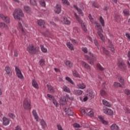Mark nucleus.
I'll use <instances>...</instances> for the list:
<instances>
[{
  "instance_id": "nucleus-7",
  "label": "nucleus",
  "mask_w": 130,
  "mask_h": 130,
  "mask_svg": "<svg viewBox=\"0 0 130 130\" xmlns=\"http://www.w3.org/2000/svg\"><path fill=\"white\" fill-rule=\"evenodd\" d=\"M117 66L119 69H120V70H122V71H124L126 69V66L122 60H118Z\"/></svg>"
},
{
  "instance_id": "nucleus-51",
  "label": "nucleus",
  "mask_w": 130,
  "mask_h": 130,
  "mask_svg": "<svg viewBox=\"0 0 130 130\" xmlns=\"http://www.w3.org/2000/svg\"><path fill=\"white\" fill-rule=\"evenodd\" d=\"M47 97H48V98H49L50 100H51V99H52V100H53V99H54V96H53V95H52L49 93H48L47 94Z\"/></svg>"
},
{
  "instance_id": "nucleus-64",
  "label": "nucleus",
  "mask_w": 130,
  "mask_h": 130,
  "mask_svg": "<svg viewBox=\"0 0 130 130\" xmlns=\"http://www.w3.org/2000/svg\"><path fill=\"white\" fill-rule=\"evenodd\" d=\"M15 130H22V129L21 128V127H20V126L17 125L16 127H15Z\"/></svg>"
},
{
  "instance_id": "nucleus-49",
  "label": "nucleus",
  "mask_w": 130,
  "mask_h": 130,
  "mask_svg": "<svg viewBox=\"0 0 130 130\" xmlns=\"http://www.w3.org/2000/svg\"><path fill=\"white\" fill-rule=\"evenodd\" d=\"M103 49L104 53H105L107 55H109V51L108 50H106L104 47H103Z\"/></svg>"
},
{
  "instance_id": "nucleus-46",
  "label": "nucleus",
  "mask_w": 130,
  "mask_h": 130,
  "mask_svg": "<svg viewBox=\"0 0 130 130\" xmlns=\"http://www.w3.org/2000/svg\"><path fill=\"white\" fill-rule=\"evenodd\" d=\"M101 96H106L107 95V93H106V91L105 90L102 89L100 92Z\"/></svg>"
},
{
  "instance_id": "nucleus-28",
  "label": "nucleus",
  "mask_w": 130,
  "mask_h": 130,
  "mask_svg": "<svg viewBox=\"0 0 130 130\" xmlns=\"http://www.w3.org/2000/svg\"><path fill=\"white\" fill-rule=\"evenodd\" d=\"M64 63L67 67H69V68H73V62H72V61L68 60L64 62Z\"/></svg>"
},
{
  "instance_id": "nucleus-19",
  "label": "nucleus",
  "mask_w": 130,
  "mask_h": 130,
  "mask_svg": "<svg viewBox=\"0 0 130 130\" xmlns=\"http://www.w3.org/2000/svg\"><path fill=\"white\" fill-rule=\"evenodd\" d=\"M66 45L70 50H75V48H74V45H73L71 42H67Z\"/></svg>"
},
{
  "instance_id": "nucleus-30",
  "label": "nucleus",
  "mask_w": 130,
  "mask_h": 130,
  "mask_svg": "<svg viewBox=\"0 0 130 130\" xmlns=\"http://www.w3.org/2000/svg\"><path fill=\"white\" fill-rule=\"evenodd\" d=\"M114 86L115 88H118L119 87L120 88H124L123 86H122L120 83L118 82H114Z\"/></svg>"
},
{
  "instance_id": "nucleus-63",
  "label": "nucleus",
  "mask_w": 130,
  "mask_h": 130,
  "mask_svg": "<svg viewBox=\"0 0 130 130\" xmlns=\"http://www.w3.org/2000/svg\"><path fill=\"white\" fill-rule=\"evenodd\" d=\"M125 93L126 94V95H130V90L129 89H126Z\"/></svg>"
},
{
  "instance_id": "nucleus-59",
  "label": "nucleus",
  "mask_w": 130,
  "mask_h": 130,
  "mask_svg": "<svg viewBox=\"0 0 130 130\" xmlns=\"http://www.w3.org/2000/svg\"><path fill=\"white\" fill-rule=\"evenodd\" d=\"M74 127H80V125L79 124L75 123L73 124Z\"/></svg>"
},
{
  "instance_id": "nucleus-37",
  "label": "nucleus",
  "mask_w": 130,
  "mask_h": 130,
  "mask_svg": "<svg viewBox=\"0 0 130 130\" xmlns=\"http://www.w3.org/2000/svg\"><path fill=\"white\" fill-rule=\"evenodd\" d=\"M100 22L103 27H104V26H105L104 19H103L102 16H100Z\"/></svg>"
},
{
  "instance_id": "nucleus-14",
  "label": "nucleus",
  "mask_w": 130,
  "mask_h": 130,
  "mask_svg": "<svg viewBox=\"0 0 130 130\" xmlns=\"http://www.w3.org/2000/svg\"><path fill=\"white\" fill-rule=\"evenodd\" d=\"M4 125L7 126L10 124V119L8 118L4 117L3 118Z\"/></svg>"
},
{
  "instance_id": "nucleus-39",
  "label": "nucleus",
  "mask_w": 130,
  "mask_h": 130,
  "mask_svg": "<svg viewBox=\"0 0 130 130\" xmlns=\"http://www.w3.org/2000/svg\"><path fill=\"white\" fill-rule=\"evenodd\" d=\"M39 3L40 6H41V7H43L44 8V7H45V6H46V5L45 4V2H44V1L39 0Z\"/></svg>"
},
{
  "instance_id": "nucleus-13",
  "label": "nucleus",
  "mask_w": 130,
  "mask_h": 130,
  "mask_svg": "<svg viewBox=\"0 0 130 130\" xmlns=\"http://www.w3.org/2000/svg\"><path fill=\"white\" fill-rule=\"evenodd\" d=\"M64 111L67 114H68L70 116L74 115V112H73V111L70 108H65Z\"/></svg>"
},
{
  "instance_id": "nucleus-16",
  "label": "nucleus",
  "mask_w": 130,
  "mask_h": 130,
  "mask_svg": "<svg viewBox=\"0 0 130 130\" xmlns=\"http://www.w3.org/2000/svg\"><path fill=\"white\" fill-rule=\"evenodd\" d=\"M73 94L74 95H76L77 96H80L83 94V91L81 90H74L73 91Z\"/></svg>"
},
{
  "instance_id": "nucleus-33",
  "label": "nucleus",
  "mask_w": 130,
  "mask_h": 130,
  "mask_svg": "<svg viewBox=\"0 0 130 130\" xmlns=\"http://www.w3.org/2000/svg\"><path fill=\"white\" fill-rule=\"evenodd\" d=\"M62 90L64 92H67V93H71V90L69 87H68L67 86H64L62 87Z\"/></svg>"
},
{
  "instance_id": "nucleus-60",
  "label": "nucleus",
  "mask_w": 130,
  "mask_h": 130,
  "mask_svg": "<svg viewBox=\"0 0 130 130\" xmlns=\"http://www.w3.org/2000/svg\"><path fill=\"white\" fill-rule=\"evenodd\" d=\"M94 43L95 46H97L98 49H99V47H98V41H97V40H96V39L94 40Z\"/></svg>"
},
{
  "instance_id": "nucleus-29",
  "label": "nucleus",
  "mask_w": 130,
  "mask_h": 130,
  "mask_svg": "<svg viewBox=\"0 0 130 130\" xmlns=\"http://www.w3.org/2000/svg\"><path fill=\"white\" fill-rule=\"evenodd\" d=\"M123 14H124V17H128V16H129V15H130L129 10H128V9H124L123 11Z\"/></svg>"
},
{
  "instance_id": "nucleus-58",
  "label": "nucleus",
  "mask_w": 130,
  "mask_h": 130,
  "mask_svg": "<svg viewBox=\"0 0 130 130\" xmlns=\"http://www.w3.org/2000/svg\"><path fill=\"white\" fill-rule=\"evenodd\" d=\"M57 127L58 130H63V129L62 128V127L61 126V125L60 124H57Z\"/></svg>"
},
{
  "instance_id": "nucleus-21",
  "label": "nucleus",
  "mask_w": 130,
  "mask_h": 130,
  "mask_svg": "<svg viewBox=\"0 0 130 130\" xmlns=\"http://www.w3.org/2000/svg\"><path fill=\"white\" fill-rule=\"evenodd\" d=\"M40 124L43 129H44V128H46V127H47V124H46V122H45V121H44V120L43 119L41 120L40 122Z\"/></svg>"
},
{
  "instance_id": "nucleus-48",
  "label": "nucleus",
  "mask_w": 130,
  "mask_h": 130,
  "mask_svg": "<svg viewBox=\"0 0 130 130\" xmlns=\"http://www.w3.org/2000/svg\"><path fill=\"white\" fill-rule=\"evenodd\" d=\"M8 116L9 117H11V118H12V119H15V118H16V116H15V115L12 113H9L8 114Z\"/></svg>"
},
{
  "instance_id": "nucleus-35",
  "label": "nucleus",
  "mask_w": 130,
  "mask_h": 130,
  "mask_svg": "<svg viewBox=\"0 0 130 130\" xmlns=\"http://www.w3.org/2000/svg\"><path fill=\"white\" fill-rule=\"evenodd\" d=\"M39 63L41 67H44V66H45V60H44V59H41Z\"/></svg>"
},
{
  "instance_id": "nucleus-10",
  "label": "nucleus",
  "mask_w": 130,
  "mask_h": 130,
  "mask_svg": "<svg viewBox=\"0 0 130 130\" xmlns=\"http://www.w3.org/2000/svg\"><path fill=\"white\" fill-rule=\"evenodd\" d=\"M103 112L105 114H107L108 115H110V116H112L113 115V111L111 110V109H105L103 110Z\"/></svg>"
},
{
  "instance_id": "nucleus-12",
  "label": "nucleus",
  "mask_w": 130,
  "mask_h": 130,
  "mask_svg": "<svg viewBox=\"0 0 130 130\" xmlns=\"http://www.w3.org/2000/svg\"><path fill=\"white\" fill-rule=\"evenodd\" d=\"M74 8L75 9V10H76L78 12V13L79 14V15H81V16H84V13H83V11L81 10V9L79 8V7H78V6L76 5H73Z\"/></svg>"
},
{
  "instance_id": "nucleus-2",
  "label": "nucleus",
  "mask_w": 130,
  "mask_h": 130,
  "mask_svg": "<svg viewBox=\"0 0 130 130\" xmlns=\"http://www.w3.org/2000/svg\"><path fill=\"white\" fill-rule=\"evenodd\" d=\"M13 17L15 20H21L20 17H24V14L22 12V10L20 9H16L15 12L13 13Z\"/></svg>"
},
{
  "instance_id": "nucleus-3",
  "label": "nucleus",
  "mask_w": 130,
  "mask_h": 130,
  "mask_svg": "<svg viewBox=\"0 0 130 130\" xmlns=\"http://www.w3.org/2000/svg\"><path fill=\"white\" fill-rule=\"evenodd\" d=\"M74 16L78 22H79L80 24H81V26L82 27V28L83 29V31L85 32H86L87 31V27H86V25H85V23L83 22V20L80 17H79V15L77 14V13H74Z\"/></svg>"
},
{
  "instance_id": "nucleus-9",
  "label": "nucleus",
  "mask_w": 130,
  "mask_h": 130,
  "mask_svg": "<svg viewBox=\"0 0 130 130\" xmlns=\"http://www.w3.org/2000/svg\"><path fill=\"white\" fill-rule=\"evenodd\" d=\"M0 18L4 21V22H5V23H7L8 24L11 22L10 21V18L7 16H5L3 14H0Z\"/></svg>"
},
{
  "instance_id": "nucleus-57",
  "label": "nucleus",
  "mask_w": 130,
  "mask_h": 130,
  "mask_svg": "<svg viewBox=\"0 0 130 130\" xmlns=\"http://www.w3.org/2000/svg\"><path fill=\"white\" fill-rule=\"evenodd\" d=\"M101 122L103 124H105V125H107V124H108V122L104 119Z\"/></svg>"
},
{
  "instance_id": "nucleus-31",
  "label": "nucleus",
  "mask_w": 130,
  "mask_h": 130,
  "mask_svg": "<svg viewBox=\"0 0 130 130\" xmlns=\"http://www.w3.org/2000/svg\"><path fill=\"white\" fill-rule=\"evenodd\" d=\"M4 28H7V29H9V26L6 25V23L4 22H0V28L4 29Z\"/></svg>"
},
{
  "instance_id": "nucleus-53",
  "label": "nucleus",
  "mask_w": 130,
  "mask_h": 130,
  "mask_svg": "<svg viewBox=\"0 0 130 130\" xmlns=\"http://www.w3.org/2000/svg\"><path fill=\"white\" fill-rule=\"evenodd\" d=\"M22 33L23 35H26L27 34V31L25 29V28H22L21 29Z\"/></svg>"
},
{
  "instance_id": "nucleus-27",
  "label": "nucleus",
  "mask_w": 130,
  "mask_h": 130,
  "mask_svg": "<svg viewBox=\"0 0 130 130\" xmlns=\"http://www.w3.org/2000/svg\"><path fill=\"white\" fill-rule=\"evenodd\" d=\"M118 80L119 82L121 83V85H122V86H123V87H124L125 82H124V79H123L122 77L120 76L118 77Z\"/></svg>"
},
{
  "instance_id": "nucleus-1",
  "label": "nucleus",
  "mask_w": 130,
  "mask_h": 130,
  "mask_svg": "<svg viewBox=\"0 0 130 130\" xmlns=\"http://www.w3.org/2000/svg\"><path fill=\"white\" fill-rule=\"evenodd\" d=\"M89 54L91 57L89 56L88 55H85L84 57L88 60V62L89 64H91L93 66L94 64V60H96L97 59V56L94 55V54L92 53L91 52H89Z\"/></svg>"
},
{
  "instance_id": "nucleus-4",
  "label": "nucleus",
  "mask_w": 130,
  "mask_h": 130,
  "mask_svg": "<svg viewBox=\"0 0 130 130\" xmlns=\"http://www.w3.org/2000/svg\"><path fill=\"white\" fill-rule=\"evenodd\" d=\"M23 106L26 110H31V101L30 99H25L23 101Z\"/></svg>"
},
{
  "instance_id": "nucleus-23",
  "label": "nucleus",
  "mask_w": 130,
  "mask_h": 130,
  "mask_svg": "<svg viewBox=\"0 0 130 130\" xmlns=\"http://www.w3.org/2000/svg\"><path fill=\"white\" fill-rule=\"evenodd\" d=\"M103 104H104L105 106H107V107H111V106H112V105H111L110 103L108 102L105 100H103Z\"/></svg>"
},
{
  "instance_id": "nucleus-15",
  "label": "nucleus",
  "mask_w": 130,
  "mask_h": 130,
  "mask_svg": "<svg viewBox=\"0 0 130 130\" xmlns=\"http://www.w3.org/2000/svg\"><path fill=\"white\" fill-rule=\"evenodd\" d=\"M5 71L9 77L12 76V70H11V68H10L9 66H6L5 67Z\"/></svg>"
},
{
  "instance_id": "nucleus-26",
  "label": "nucleus",
  "mask_w": 130,
  "mask_h": 130,
  "mask_svg": "<svg viewBox=\"0 0 130 130\" xmlns=\"http://www.w3.org/2000/svg\"><path fill=\"white\" fill-rule=\"evenodd\" d=\"M87 96L91 98V99L95 97V92L93 91H90L87 94Z\"/></svg>"
},
{
  "instance_id": "nucleus-52",
  "label": "nucleus",
  "mask_w": 130,
  "mask_h": 130,
  "mask_svg": "<svg viewBox=\"0 0 130 130\" xmlns=\"http://www.w3.org/2000/svg\"><path fill=\"white\" fill-rule=\"evenodd\" d=\"M109 47H110V50L112 51V52L114 53L115 50H114V47L113 46V45H110Z\"/></svg>"
},
{
  "instance_id": "nucleus-20",
  "label": "nucleus",
  "mask_w": 130,
  "mask_h": 130,
  "mask_svg": "<svg viewBox=\"0 0 130 130\" xmlns=\"http://www.w3.org/2000/svg\"><path fill=\"white\" fill-rule=\"evenodd\" d=\"M82 64L83 67L86 69L87 70H91V66L90 65H88V63H87L86 62L82 61Z\"/></svg>"
},
{
  "instance_id": "nucleus-6",
  "label": "nucleus",
  "mask_w": 130,
  "mask_h": 130,
  "mask_svg": "<svg viewBox=\"0 0 130 130\" xmlns=\"http://www.w3.org/2000/svg\"><path fill=\"white\" fill-rule=\"evenodd\" d=\"M96 27L98 28V34L100 37L101 40L104 41L105 38L102 33H103V29H102V26L98 23H96Z\"/></svg>"
},
{
  "instance_id": "nucleus-41",
  "label": "nucleus",
  "mask_w": 130,
  "mask_h": 130,
  "mask_svg": "<svg viewBox=\"0 0 130 130\" xmlns=\"http://www.w3.org/2000/svg\"><path fill=\"white\" fill-rule=\"evenodd\" d=\"M66 81H68V82H69L72 85H74V81H73V80H72V79H71V78H70L69 77H66Z\"/></svg>"
},
{
  "instance_id": "nucleus-25",
  "label": "nucleus",
  "mask_w": 130,
  "mask_h": 130,
  "mask_svg": "<svg viewBox=\"0 0 130 130\" xmlns=\"http://www.w3.org/2000/svg\"><path fill=\"white\" fill-rule=\"evenodd\" d=\"M38 24L41 27L42 26L43 27H44V25H45V21H44V20H42V19H40L38 20Z\"/></svg>"
},
{
  "instance_id": "nucleus-17",
  "label": "nucleus",
  "mask_w": 130,
  "mask_h": 130,
  "mask_svg": "<svg viewBox=\"0 0 130 130\" xmlns=\"http://www.w3.org/2000/svg\"><path fill=\"white\" fill-rule=\"evenodd\" d=\"M47 87L48 88V91H49L50 93H54L55 92V90L54 89V88L52 87V86L47 84Z\"/></svg>"
},
{
  "instance_id": "nucleus-11",
  "label": "nucleus",
  "mask_w": 130,
  "mask_h": 130,
  "mask_svg": "<svg viewBox=\"0 0 130 130\" xmlns=\"http://www.w3.org/2000/svg\"><path fill=\"white\" fill-rule=\"evenodd\" d=\"M54 12L56 14H60L61 12V6L59 5H57L55 7Z\"/></svg>"
},
{
  "instance_id": "nucleus-22",
  "label": "nucleus",
  "mask_w": 130,
  "mask_h": 130,
  "mask_svg": "<svg viewBox=\"0 0 130 130\" xmlns=\"http://www.w3.org/2000/svg\"><path fill=\"white\" fill-rule=\"evenodd\" d=\"M111 130H119V127L116 124H113L110 126Z\"/></svg>"
},
{
  "instance_id": "nucleus-61",
  "label": "nucleus",
  "mask_w": 130,
  "mask_h": 130,
  "mask_svg": "<svg viewBox=\"0 0 130 130\" xmlns=\"http://www.w3.org/2000/svg\"><path fill=\"white\" fill-rule=\"evenodd\" d=\"M88 94H86V95L83 98L84 102H86V101L88 100Z\"/></svg>"
},
{
  "instance_id": "nucleus-45",
  "label": "nucleus",
  "mask_w": 130,
  "mask_h": 130,
  "mask_svg": "<svg viewBox=\"0 0 130 130\" xmlns=\"http://www.w3.org/2000/svg\"><path fill=\"white\" fill-rule=\"evenodd\" d=\"M87 115L89 116L90 117H93L94 116V112H93V111H88V114H87Z\"/></svg>"
},
{
  "instance_id": "nucleus-18",
  "label": "nucleus",
  "mask_w": 130,
  "mask_h": 130,
  "mask_svg": "<svg viewBox=\"0 0 130 130\" xmlns=\"http://www.w3.org/2000/svg\"><path fill=\"white\" fill-rule=\"evenodd\" d=\"M32 112L35 119H36V121H38L39 120V116H38V114H37V112H36L35 110H34Z\"/></svg>"
},
{
  "instance_id": "nucleus-5",
  "label": "nucleus",
  "mask_w": 130,
  "mask_h": 130,
  "mask_svg": "<svg viewBox=\"0 0 130 130\" xmlns=\"http://www.w3.org/2000/svg\"><path fill=\"white\" fill-rule=\"evenodd\" d=\"M26 50L30 54H35L37 52L36 47L34 46V44L29 45L27 47Z\"/></svg>"
},
{
  "instance_id": "nucleus-24",
  "label": "nucleus",
  "mask_w": 130,
  "mask_h": 130,
  "mask_svg": "<svg viewBox=\"0 0 130 130\" xmlns=\"http://www.w3.org/2000/svg\"><path fill=\"white\" fill-rule=\"evenodd\" d=\"M32 86L34 88H35L36 89H38L39 87L38 86V83H37V82L35 80H32Z\"/></svg>"
},
{
  "instance_id": "nucleus-34",
  "label": "nucleus",
  "mask_w": 130,
  "mask_h": 130,
  "mask_svg": "<svg viewBox=\"0 0 130 130\" xmlns=\"http://www.w3.org/2000/svg\"><path fill=\"white\" fill-rule=\"evenodd\" d=\"M24 11L26 12V13H29L31 12V8L28 6H25L24 7Z\"/></svg>"
},
{
  "instance_id": "nucleus-8",
  "label": "nucleus",
  "mask_w": 130,
  "mask_h": 130,
  "mask_svg": "<svg viewBox=\"0 0 130 130\" xmlns=\"http://www.w3.org/2000/svg\"><path fill=\"white\" fill-rule=\"evenodd\" d=\"M61 22H62V23H63V24H65V25H70L71 24V18L69 17L64 16L62 17Z\"/></svg>"
},
{
  "instance_id": "nucleus-40",
  "label": "nucleus",
  "mask_w": 130,
  "mask_h": 130,
  "mask_svg": "<svg viewBox=\"0 0 130 130\" xmlns=\"http://www.w3.org/2000/svg\"><path fill=\"white\" fill-rule=\"evenodd\" d=\"M67 103V99L66 98H61L60 100V104H62V105H64Z\"/></svg>"
},
{
  "instance_id": "nucleus-55",
  "label": "nucleus",
  "mask_w": 130,
  "mask_h": 130,
  "mask_svg": "<svg viewBox=\"0 0 130 130\" xmlns=\"http://www.w3.org/2000/svg\"><path fill=\"white\" fill-rule=\"evenodd\" d=\"M88 18L89 19L90 22H93V21H94V18H93V17H92V15H91V14H89Z\"/></svg>"
},
{
  "instance_id": "nucleus-32",
  "label": "nucleus",
  "mask_w": 130,
  "mask_h": 130,
  "mask_svg": "<svg viewBox=\"0 0 130 130\" xmlns=\"http://www.w3.org/2000/svg\"><path fill=\"white\" fill-rule=\"evenodd\" d=\"M77 87L79 89H85L86 88V85H85L83 83H79L77 84Z\"/></svg>"
},
{
  "instance_id": "nucleus-36",
  "label": "nucleus",
  "mask_w": 130,
  "mask_h": 130,
  "mask_svg": "<svg viewBox=\"0 0 130 130\" xmlns=\"http://www.w3.org/2000/svg\"><path fill=\"white\" fill-rule=\"evenodd\" d=\"M73 75L75 78H80V75L78 73V72L76 70L73 71Z\"/></svg>"
},
{
  "instance_id": "nucleus-42",
  "label": "nucleus",
  "mask_w": 130,
  "mask_h": 130,
  "mask_svg": "<svg viewBox=\"0 0 130 130\" xmlns=\"http://www.w3.org/2000/svg\"><path fill=\"white\" fill-rule=\"evenodd\" d=\"M16 76H17L18 78L20 79V80H23V79H24V76H23V74H22V72L16 74Z\"/></svg>"
},
{
  "instance_id": "nucleus-50",
  "label": "nucleus",
  "mask_w": 130,
  "mask_h": 130,
  "mask_svg": "<svg viewBox=\"0 0 130 130\" xmlns=\"http://www.w3.org/2000/svg\"><path fill=\"white\" fill-rule=\"evenodd\" d=\"M81 49H82V51L84 53H88V48H87V47H82Z\"/></svg>"
},
{
  "instance_id": "nucleus-47",
  "label": "nucleus",
  "mask_w": 130,
  "mask_h": 130,
  "mask_svg": "<svg viewBox=\"0 0 130 130\" xmlns=\"http://www.w3.org/2000/svg\"><path fill=\"white\" fill-rule=\"evenodd\" d=\"M62 3H63V5H66V6H70V2L68 0H61Z\"/></svg>"
},
{
  "instance_id": "nucleus-54",
  "label": "nucleus",
  "mask_w": 130,
  "mask_h": 130,
  "mask_svg": "<svg viewBox=\"0 0 130 130\" xmlns=\"http://www.w3.org/2000/svg\"><path fill=\"white\" fill-rule=\"evenodd\" d=\"M30 4H31V5H32V6H36V1L35 0H30Z\"/></svg>"
},
{
  "instance_id": "nucleus-56",
  "label": "nucleus",
  "mask_w": 130,
  "mask_h": 130,
  "mask_svg": "<svg viewBox=\"0 0 130 130\" xmlns=\"http://www.w3.org/2000/svg\"><path fill=\"white\" fill-rule=\"evenodd\" d=\"M53 104H54V105L56 106V107H57V105H58V103H57V101H56V100H55V99H53Z\"/></svg>"
},
{
  "instance_id": "nucleus-38",
  "label": "nucleus",
  "mask_w": 130,
  "mask_h": 130,
  "mask_svg": "<svg viewBox=\"0 0 130 130\" xmlns=\"http://www.w3.org/2000/svg\"><path fill=\"white\" fill-rule=\"evenodd\" d=\"M41 49L43 52L44 53L47 52V49H46L45 47H44V46L41 45H40Z\"/></svg>"
},
{
  "instance_id": "nucleus-43",
  "label": "nucleus",
  "mask_w": 130,
  "mask_h": 130,
  "mask_svg": "<svg viewBox=\"0 0 130 130\" xmlns=\"http://www.w3.org/2000/svg\"><path fill=\"white\" fill-rule=\"evenodd\" d=\"M96 67L98 69L100 70V71H104V68L102 67V66H101V64H100V63H98L96 64Z\"/></svg>"
},
{
  "instance_id": "nucleus-62",
  "label": "nucleus",
  "mask_w": 130,
  "mask_h": 130,
  "mask_svg": "<svg viewBox=\"0 0 130 130\" xmlns=\"http://www.w3.org/2000/svg\"><path fill=\"white\" fill-rule=\"evenodd\" d=\"M125 36L127 38L128 40H129V41H130V34H128V33H126L125 34Z\"/></svg>"
},
{
  "instance_id": "nucleus-44",
  "label": "nucleus",
  "mask_w": 130,
  "mask_h": 130,
  "mask_svg": "<svg viewBox=\"0 0 130 130\" xmlns=\"http://www.w3.org/2000/svg\"><path fill=\"white\" fill-rule=\"evenodd\" d=\"M15 72L16 75H17L18 74H20V73H22L20 69H19V67L17 66H15Z\"/></svg>"
}]
</instances>
